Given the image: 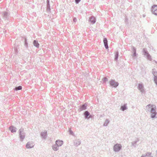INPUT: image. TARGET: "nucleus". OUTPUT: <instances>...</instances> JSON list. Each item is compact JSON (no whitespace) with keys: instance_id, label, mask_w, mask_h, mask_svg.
I'll use <instances>...</instances> for the list:
<instances>
[{"instance_id":"1","label":"nucleus","mask_w":157,"mask_h":157,"mask_svg":"<svg viewBox=\"0 0 157 157\" xmlns=\"http://www.w3.org/2000/svg\"><path fill=\"white\" fill-rule=\"evenodd\" d=\"M147 111L150 112L151 117L152 118H157V112L156 111V107L155 105L149 104L146 106Z\"/></svg>"},{"instance_id":"2","label":"nucleus","mask_w":157,"mask_h":157,"mask_svg":"<svg viewBox=\"0 0 157 157\" xmlns=\"http://www.w3.org/2000/svg\"><path fill=\"white\" fill-rule=\"evenodd\" d=\"M19 136L20 139V141H23L25 138V133L24 131V129L21 128L19 130Z\"/></svg>"},{"instance_id":"3","label":"nucleus","mask_w":157,"mask_h":157,"mask_svg":"<svg viewBox=\"0 0 157 157\" xmlns=\"http://www.w3.org/2000/svg\"><path fill=\"white\" fill-rule=\"evenodd\" d=\"M143 54L146 56L147 59L151 61L152 60L151 56L149 53L147 49L146 48H144L142 50Z\"/></svg>"},{"instance_id":"4","label":"nucleus","mask_w":157,"mask_h":157,"mask_svg":"<svg viewBox=\"0 0 157 157\" xmlns=\"http://www.w3.org/2000/svg\"><path fill=\"white\" fill-rule=\"evenodd\" d=\"M121 148L122 146L121 144H116L113 146V150L115 152H118L121 149Z\"/></svg>"},{"instance_id":"5","label":"nucleus","mask_w":157,"mask_h":157,"mask_svg":"<svg viewBox=\"0 0 157 157\" xmlns=\"http://www.w3.org/2000/svg\"><path fill=\"white\" fill-rule=\"evenodd\" d=\"M110 85L116 88L119 85V83L114 80L111 79L109 82Z\"/></svg>"},{"instance_id":"6","label":"nucleus","mask_w":157,"mask_h":157,"mask_svg":"<svg viewBox=\"0 0 157 157\" xmlns=\"http://www.w3.org/2000/svg\"><path fill=\"white\" fill-rule=\"evenodd\" d=\"M87 104L85 103L80 106L79 108L78 109V111L79 112L85 110L86 109Z\"/></svg>"},{"instance_id":"7","label":"nucleus","mask_w":157,"mask_h":157,"mask_svg":"<svg viewBox=\"0 0 157 157\" xmlns=\"http://www.w3.org/2000/svg\"><path fill=\"white\" fill-rule=\"evenodd\" d=\"M3 18L6 19H8L10 14L7 12H4L2 14Z\"/></svg>"},{"instance_id":"8","label":"nucleus","mask_w":157,"mask_h":157,"mask_svg":"<svg viewBox=\"0 0 157 157\" xmlns=\"http://www.w3.org/2000/svg\"><path fill=\"white\" fill-rule=\"evenodd\" d=\"M132 50L133 52V54L132 55V56L133 58V59H135V57L137 55L136 53V48L134 46H132Z\"/></svg>"},{"instance_id":"9","label":"nucleus","mask_w":157,"mask_h":157,"mask_svg":"<svg viewBox=\"0 0 157 157\" xmlns=\"http://www.w3.org/2000/svg\"><path fill=\"white\" fill-rule=\"evenodd\" d=\"M9 129L12 133L15 132L17 131V128L13 125H12L10 127Z\"/></svg>"},{"instance_id":"10","label":"nucleus","mask_w":157,"mask_h":157,"mask_svg":"<svg viewBox=\"0 0 157 157\" xmlns=\"http://www.w3.org/2000/svg\"><path fill=\"white\" fill-rule=\"evenodd\" d=\"M34 146L32 142H28L26 145V147L27 148H30L33 147Z\"/></svg>"},{"instance_id":"11","label":"nucleus","mask_w":157,"mask_h":157,"mask_svg":"<svg viewBox=\"0 0 157 157\" xmlns=\"http://www.w3.org/2000/svg\"><path fill=\"white\" fill-rule=\"evenodd\" d=\"M103 42L105 48L106 49H108L109 46L108 44V40L106 38H104Z\"/></svg>"},{"instance_id":"12","label":"nucleus","mask_w":157,"mask_h":157,"mask_svg":"<svg viewBox=\"0 0 157 157\" xmlns=\"http://www.w3.org/2000/svg\"><path fill=\"white\" fill-rule=\"evenodd\" d=\"M46 8L47 12H50V11L51 9L50 7L49 0H47L46 1Z\"/></svg>"},{"instance_id":"13","label":"nucleus","mask_w":157,"mask_h":157,"mask_svg":"<svg viewBox=\"0 0 157 157\" xmlns=\"http://www.w3.org/2000/svg\"><path fill=\"white\" fill-rule=\"evenodd\" d=\"M138 89L140 91L143 93L144 92V86L143 85L141 84H139L138 86Z\"/></svg>"},{"instance_id":"14","label":"nucleus","mask_w":157,"mask_h":157,"mask_svg":"<svg viewBox=\"0 0 157 157\" xmlns=\"http://www.w3.org/2000/svg\"><path fill=\"white\" fill-rule=\"evenodd\" d=\"M89 21L93 24H94L96 22V19L93 16H91L90 18Z\"/></svg>"},{"instance_id":"15","label":"nucleus","mask_w":157,"mask_h":157,"mask_svg":"<svg viewBox=\"0 0 157 157\" xmlns=\"http://www.w3.org/2000/svg\"><path fill=\"white\" fill-rule=\"evenodd\" d=\"M41 136L43 138L45 139L47 136V132L45 131L43 132H41Z\"/></svg>"},{"instance_id":"16","label":"nucleus","mask_w":157,"mask_h":157,"mask_svg":"<svg viewBox=\"0 0 157 157\" xmlns=\"http://www.w3.org/2000/svg\"><path fill=\"white\" fill-rule=\"evenodd\" d=\"M84 115L85 119L88 118V116L90 115V113L88 111H85L84 113Z\"/></svg>"},{"instance_id":"17","label":"nucleus","mask_w":157,"mask_h":157,"mask_svg":"<svg viewBox=\"0 0 157 157\" xmlns=\"http://www.w3.org/2000/svg\"><path fill=\"white\" fill-rule=\"evenodd\" d=\"M63 141L62 140H57L56 142V144L59 147L61 146L63 144Z\"/></svg>"},{"instance_id":"18","label":"nucleus","mask_w":157,"mask_h":157,"mask_svg":"<svg viewBox=\"0 0 157 157\" xmlns=\"http://www.w3.org/2000/svg\"><path fill=\"white\" fill-rule=\"evenodd\" d=\"M81 143V140H76L74 142V144L76 146H78Z\"/></svg>"},{"instance_id":"19","label":"nucleus","mask_w":157,"mask_h":157,"mask_svg":"<svg viewBox=\"0 0 157 157\" xmlns=\"http://www.w3.org/2000/svg\"><path fill=\"white\" fill-rule=\"evenodd\" d=\"M59 147L56 144L53 145L52 146V148L55 151H57L59 149Z\"/></svg>"},{"instance_id":"20","label":"nucleus","mask_w":157,"mask_h":157,"mask_svg":"<svg viewBox=\"0 0 157 157\" xmlns=\"http://www.w3.org/2000/svg\"><path fill=\"white\" fill-rule=\"evenodd\" d=\"M127 109V104H124L123 105H122L121 107V109L122 111H124L125 110Z\"/></svg>"},{"instance_id":"21","label":"nucleus","mask_w":157,"mask_h":157,"mask_svg":"<svg viewBox=\"0 0 157 157\" xmlns=\"http://www.w3.org/2000/svg\"><path fill=\"white\" fill-rule=\"evenodd\" d=\"M33 44L37 48H38L39 46V44L38 41L36 40H34L33 41Z\"/></svg>"},{"instance_id":"22","label":"nucleus","mask_w":157,"mask_h":157,"mask_svg":"<svg viewBox=\"0 0 157 157\" xmlns=\"http://www.w3.org/2000/svg\"><path fill=\"white\" fill-rule=\"evenodd\" d=\"M152 74L154 76H157V72L156 71L155 69L154 68L152 69Z\"/></svg>"},{"instance_id":"23","label":"nucleus","mask_w":157,"mask_h":157,"mask_svg":"<svg viewBox=\"0 0 157 157\" xmlns=\"http://www.w3.org/2000/svg\"><path fill=\"white\" fill-rule=\"evenodd\" d=\"M119 56V52L118 51H117L115 53V58L114 60L115 61H117L118 58Z\"/></svg>"},{"instance_id":"24","label":"nucleus","mask_w":157,"mask_h":157,"mask_svg":"<svg viewBox=\"0 0 157 157\" xmlns=\"http://www.w3.org/2000/svg\"><path fill=\"white\" fill-rule=\"evenodd\" d=\"M153 10H157V5H153L151 7V11L152 12H154Z\"/></svg>"},{"instance_id":"25","label":"nucleus","mask_w":157,"mask_h":157,"mask_svg":"<svg viewBox=\"0 0 157 157\" xmlns=\"http://www.w3.org/2000/svg\"><path fill=\"white\" fill-rule=\"evenodd\" d=\"M139 140L138 139H137V140L135 141H133L132 143V145L133 146L135 147H136V143L137 142H138L139 141Z\"/></svg>"},{"instance_id":"26","label":"nucleus","mask_w":157,"mask_h":157,"mask_svg":"<svg viewBox=\"0 0 157 157\" xmlns=\"http://www.w3.org/2000/svg\"><path fill=\"white\" fill-rule=\"evenodd\" d=\"M109 122V121L108 119H106L105 121L104 124L103 126H107Z\"/></svg>"},{"instance_id":"27","label":"nucleus","mask_w":157,"mask_h":157,"mask_svg":"<svg viewBox=\"0 0 157 157\" xmlns=\"http://www.w3.org/2000/svg\"><path fill=\"white\" fill-rule=\"evenodd\" d=\"M151 153L149 152H147L146 153V154L145 155L146 157H152L153 156H151Z\"/></svg>"},{"instance_id":"28","label":"nucleus","mask_w":157,"mask_h":157,"mask_svg":"<svg viewBox=\"0 0 157 157\" xmlns=\"http://www.w3.org/2000/svg\"><path fill=\"white\" fill-rule=\"evenodd\" d=\"M22 89V86H18L16 87L15 88V90L17 91L18 90H21Z\"/></svg>"},{"instance_id":"29","label":"nucleus","mask_w":157,"mask_h":157,"mask_svg":"<svg viewBox=\"0 0 157 157\" xmlns=\"http://www.w3.org/2000/svg\"><path fill=\"white\" fill-rule=\"evenodd\" d=\"M153 81L154 83L157 86V76L154 77Z\"/></svg>"},{"instance_id":"30","label":"nucleus","mask_w":157,"mask_h":157,"mask_svg":"<svg viewBox=\"0 0 157 157\" xmlns=\"http://www.w3.org/2000/svg\"><path fill=\"white\" fill-rule=\"evenodd\" d=\"M24 45L25 46V47L26 48H27L28 47V43L27 42V40L26 38L25 39V44Z\"/></svg>"},{"instance_id":"31","label":"nucleus","mask_w":157,"mask_h":157,"mask_svg":"<svg viewBox=\"0 0 157 157\" xmlns=\"http://www.w3.org/2000/svg\"><path fill=\"white\" fill-rule=\"evenodd\" d=\"M108 80V79L106 77L103 78L102 79V81L103 83H105L106 81Z\"/></svg>"},{"instance_id":"32","label":"nucleus","mask_w":157,"mask_h":157,"mask_svg":"<svg viewBox=\"0 0 157 157\" xmlns=\"http://www.w3.org/2000/svg\"><path fill=\"white\" fill-rule=\"evenodd\" d=\"M14 50L15 51V53L16 54H17L18 53V51L17 49V47H14Z\"/></svg>"},{"instance_id":"33","label":"nucleus","mask_w":157,"mask_h":157,"mask_svg":"<svg viewBox=\"0 0 157 157\" xmlns=\"http://www.w3.org/2000/svg\"><path fill=\"white\" fill-rule=\"evenodd\" d=\"M154 12H152L154 14L157 15V10H154Z\"/></svg>"},{"instance_id":"34","label":"nucleus","mask_w":157,"mask_h":157,"mask_svg":"<svg viewBox=\"0 0 157 157\" xmlns=\"http://www.w3.org/2000/svg\"><path fill=\"white\" fill-rule=\"evenodd\" d=\"M69 132L70 134L71 135H73V132L71 129H70L69 130Z\"/></svg>"},{"instance_id":"35","label":"nucleus","mask_w":157,"mask_h":157,"mask_svg":"<svg viewBox=\"0 0 157 157\" xmlns=\"http://www.w3.org/2000/svg\"><path fill=\"white\" fill-rule=\"evenodd\" d=\"M75 2L76 4H78L80 2L81 0H75Z\"/></svg>"},{"instance_id":"36","label":"nucleus","mask_w":157,"mask_h":157,"mask_svg":"<svg viewBox=\"0 0 157 157\" xmlns=\"http://www.w3.org/2000/svg\"><path fill=\"white\" fill-rule=\"evenodd\" d=\"M128 19L127 18H126L125 20V23H126V24H128Z\"/></svg>"},{"instance_id":"37","label":"nucleus","mask_w":157,"mask_h":157,"mask_svg":"<svg viewBox=\"0 0 157 157\" xmlns=\"http://www.w3.org/2000/svg\"><path fill=\"white\" fill-rule=\"evenodd\" d=\"M73 21L74 22H75L76 21H77V19L76 17H74L73 19Z\"/></svg>"},{"instance_id":"38","label":"nucleus","mask_w":157,"mask_h":157,"mask_svg":"<svg viewBox=\"0 0 157 157\" xmlns=\"http://www.w3.org/2000/svg\"><path fill=\"white\" fill-rule=\"evenodd\" d=\"M92 116L91 115H90H90L88 116V119H89L90 118H91L92 117Z\"/></svg>"},{"instance_id":"39","label":"nucleus","mask_w":157,"mask_h":157,"mask_svg":"<svg viewBox=\"0 0 157 157\" xmlns=\"http://www.w3.org/2000/svg\"><path fill=\"white\" fill-rule=\"evenodd\" d=\"M141 157H146L144 154H143Z\"/></svg>"},{"instance_id":"40","label":"nucleus","mask_w":157,"mask_h":157,"mask_svg":"<svg viewBox=\"0 0 157 157\" xmlns=\"http://www.w3.org/2000/svg\"><path fill=\"white\" fill-rule=\"evenodd\" d=\"M156 152H157V151H156Z\"/></svg>"},{"instance_id":"41","label":"nucleus","mask_w":157,"mask_h":157,"mask_svg":"<svg viewBox=\"0 0 157 157\" xmlns=\"http://www.w3.org/2000/svg\"><path fill=\"white\" fill-rule=\"evenodd\" d=\"M157 1V0H156Z\"/></svg>"}]
</instances>
